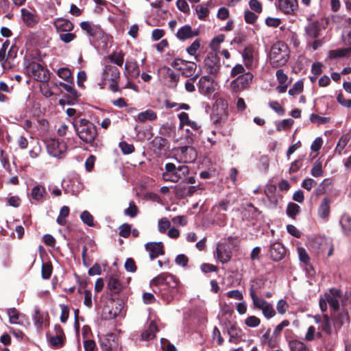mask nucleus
<instances>
[{
	"label": "nucleus",
	"instance_id": "nucleus-40",
	"mask_svg": "<svg viewBox=\"0 0 351 351\" xmlns=\"http://www.w3.org/2000/svg\"><path fill=\"white\" fill-rule=\"evenodd\" d=\"M193 36L191 27L189 25L182 27L177 32V37L180 40H185Z\"/></svg>",
	"mask_w": 351,
	"mask_h": 351
},
{
	"label": "nucleus",
	"instance_id": "nucleus-33",
	"mask_svg": "<svg viewBox=\"0 0 351 351\" xmlns=\"http://www.w3.org/2000/svg\"><path fill=\"white\" fill-rule=\"evenodd\" d=\"M305 32L309 37L312 38H317L319 36L320 32L319 23L317 21H314L309 23L305 27Z\"/></svg>",
	"mask_w": 351,
	"mask_h": 351
},
{
	"label": "nucleus",
	"instance_id": "nucleus-32",
	"mask_svg": "<svg viewBox=\"0 0 351 351\" xmlns=\"http://www.w3.org/2000/svg\"><path fill=\"white\" fill-rule=\"evenodd\" d=\"M178 116L180 122V128H182L184 125H189L194 130H197L198 128L197 123L195 121H191L189 114L186 112H181Z\"/></svg>",
	"mask_w": 351,
	"mask_h": 351
},
{
	"label": "nucleus",
	"instance_id": "nucleus-8",
	"mask_svg": "<svg viewBox=\"0 0 351 351\" xmlns=\"http://www.w3.org/2000/svg\"><path fill=\"white\" fill-rule=\"evenodd\" d=\"M45 142L48 153L54 157L61 156L67 149L66 144L56 138H47Z\"/></svg>",
	"mask_w": 351,
	"mask_h": 351
},
{
	"label": "nucleus",
	"instance_id": "nucleus-55",
	"mask_svg": "<svg viewBox=\"0 0 351 351\" xmlns=\"http://www.w3.org/2000/svg\"><path fill=\"white\" fill-rule=\"evenodd\" d=\"M303 90V82L301 81L296 82L293 87L289 89V94L291 96H295Z\"/></svg>",
	"mask_w": 351,
	"mask_h": 351
},
{
	"label": "nucleus",
	"instance_id": "nucleus-2",
	"mask_svg": "<svg viewBox=\"0 0 351 351\" xmlns=\"http://www.w3.org/2000/svg\"><path fill=\"white\" fill-rule=\"evenodd\" d=\"M289 58V49L283 42L274 43L270 50L269 60L273 67H280L285 65Z\"/></svg>",
	"mask_w": 351,
	"mask_h": 351
},
{
	"label": "nucleus",
	"instance_id": "nucleus-49",
	"mask_svg": "<svg viewBox=\"0 0 351 351\" xmlns=\"http://www.w3.org/2000/svg\"><path fill=\"white\" fill-rule=\"evenodd\" d=\"M315 335L318 337L322 336V333L320 331L316 333L315 328L313 326H311L308 328L307 332L305 335L304 339L308 341H311L314 340Z\"/></svg>",
	"mask_w": 351,
	"mask_h": 351
},
{
	"label": "nucleus",
	"instance_id": "nucleus-57",
	"mask_svg": "<svg viewBox=\"0 0 351 351\" xmlns=\"http://www.w3.org/2000/svg\"><path fill=\"white\" fill-rule=\"evenodd\" d=\"M269 107L275 111L278 115L282 116L285 113L284 108L277 101H270L269 104Z\"/></svg>",
	"mask_w": 351,
	"mask_h": 351
},
{
	"label": "nucleus",
	"instance_id": "nucleus-19",
	"mask_svg": "<svg viewBox=\"0 0 351 351\" xmlns=\"http://www.w3.org/2000/svg\"><path fill=\"white\" fill-rule=\"evenodd\" d=\"M160 73L169 88H175L179 80V76L169 68L164 67L159 70Z\"/></svg>",
	"mask_w": 351,
	"mask_h": 351
},
{
	"label": "nucleus",
	"instance_id": "nucleus-28",
	"mask_svg": "<svg viewBox=\"0 0 351 351\" xmlns=\"http://www.w3.org/2000/svg\"><path fill=\"white\" fill-rule=\"evenodd\" d=\"M47 195V191L45 186L37 184L34 186L31 191L32 198L36 202H41Z\"/></svg>",
	"mask_w": 351,
	"mask_h": 351
},
{
	"label": "nucleus",
	"instance_id": "nucleus-47",
	"mask_svg": "<svg viewBox=\"0 0 351 351\" xmlns=\"http://www.w3.org/2000/svg\"><path fill=\"white\" fill-rule=\"evenodd\" d=\"M81 28L90 36H95L96 31L95 27L88 21H83L80 24Z\"/></svg>",
	"mask_w": 351,
	"mask_h": 351
},
{
	"label": "nucleus",
	"instance_id": "nucleus-63",
	"mask_svg": "<svg viewBox=\"0 0 351 351\" xmlns=\"http://www.w3.org/2000/svg\"><path fill=\"white\" fill-rule=\"evenodd\" d=\"M350 138L348 135H343L339 139L336 149L338 151L339 154H341V151L345 148L347 145Z\"/></svg>",
	"mask_w": 351,
	"mask_h": 351
},
{
	"label": "nucleus",
	"instance_id": "nucleus-26",
	"mask_svg": "<svg viewBox=\"0 0 351 351\" xmlns=\"http://www.w3.org/2000/svg\"><path fill=\"white\" fill-rule=\"evenodd\" d=\"M53 25L58 32H71L73 29V23L68 19L62 18L56 19Z\"/></svg>",
	"mask_w": 351,
	"mask_h": 351
},
{
	"label": "nucleus",
	"instance_id": "nucleus-14",
	"mask_svg": "<svg viewBox=\"0 0 351 351\" xmlns=\"http://www.w3.org/2000/svg\"><path fill=\"white\" fill-rule=\"evenodd\" d=\"M179 161L184 163L193 162L197 158L196 150L191 146H184L178 149Z\"/></svg>",
	"mask_w": 351,
	"mask_h": 351
},
{
	"label": "nucleus",
	"instance_id": "nucleus-52",
	"mask_svg": "<svg viewBox=\"0 0 351 351\" xmlns=\"http://www.w3.org/2000/svg\"><path fill=\"white\" fill-rule=\"evenodd\" d=\"M60 85L69 93L71 94V95L76 99L79 97L80 94L74 88L73 83L71 84H65L63 82H60Z\"/></svg>",
	"mask_w": 351,
	"mask_h": 351
},
{
	"label": "nucleus",
	"instance_id": "nucleus-41",
	"mask_svg": "<svg viewBox=\"0 0 351 351\" xmlns=\"http://www.w3.org/2000/svg\"><path fill=\"white\" fill-rule=\"evenodd\" d=\"M260 288V282L258 280H251L250 284V295L252 298L253 303L257 302L261 298H259L256 293Z\"/></svg>",
	"mask_w": 351,
	"mask_h": 351
},
{
	"label": "nucleus",
	"instance_id": "nucleus-23",
	"mask_svg": "<svg viewBox=\"0 0 351 351\" xmlns=\"http://www.w3.org/2000/svg\"><path fill=\"white\" fill-rule=\"evenodd\" d=\"M331 201L328 197H324L317 208V215L324 221H327L330 214Z\"/></svg>",
	"mask_w": 351,
	"mask_h": 351
},
{
	"label": "nucleus",
	"instance_id": "nucleus-20",
	"mask_svg": "<svg viewBox=\"0 0 351 351\" xmlns=\"http://www.w3.org/2000/svg\"><path fill=\"white\" fill-rule=\"evenodd\" d=\"M162 242H149L145 244V250L149 252L151 259H154L160 255H163L165 251Z\"/></svg>",
	"mask_w": 351,
	"mask_h": 351
},
{
	"label": "nucleus",
	"instance_id": "nucleus-46",
	"mask_svg": "<svg viewBox=\"0 0 351 351\" xmlns=\"http://www.w3.org/2000/svg\"><path fill=\"white\" fill-rule=\"evenodd\" d=\"M228 332L230 335V341H233L235 339H239L241 337L242 331L240 328H237L236 326H231L228 330Z\"/></svg>",
	"mask_w": 351,
	"mask_h": 351
},
{
	"label": "nucleus",
	"instance_id": "nucleus-50",
	"mask_svg": "<svg viewBox=\"0 0 351 351\" xmlns=\"http://www.w3.org/2000/svg\"><path fill=\"white\" fill-rule=\"evenodd\" d=\"M300 210V207L295 203H289L287 208V214L291 217H294Z\"/></svg>",
	"mask_w": 351,
	"mask_h": 351
},
{
	"label": "nucleus",
	"instance_id": "nucleus-24",
	"mask_svg": "<svg viewBox=\"0 0 351 351\" xmlns=\"http://www.w3.org/2000/svg\"><path fill=\"white\" fill-rule=\"evenodd\" d=\"M286 254L285 248L279 242H275L271 245L269 254L271 258L274 261L282 260Z\"/></svg>",
	"mask_w": 351,
	"mask_h": 351
},
{
	"label": "nucleus",
	"instance_id": "nucleus-25",
	"mask_svg": "<svg viewBox=\"0 0 351 351\" xmlns=\"http://www.w3.org/2000/svg\"><path fill=\"white\" fill-rule=\"evenodd\" d=\"M158 331L157 325L154 321H151L147 328L144 330L141 335L143 341H150L155 338L156 332Z\"/></svg>",
	"mask_w": 351,
	"mask_h": 351
},
{
	"label": "nucleus",
	"instance_id": "nucleus-13",
	"mask_svg": "<svg viewBox=\"0 0 351 351\" xmlns=\"http://www.w3.org/2000/svg\"><path fill=\"white\" fill-rule=\"evenodd\" d=\"M256 55L257 53L255 50V48L252 45L245 47L242 51L241 56L243 58V61L245 66L247 69H252L255 66Z\"/></svg>",
	"mask_w": 351,
	"mask_h": 351
},
{
	"label": "nucleus",
	"instance_id": "nucleus-62",
	"mask_svg": "<svg viewBox=\"0 0 351 351\" xmlns=\"http://www.w3.org/2000/svg\"><path fill=\"white\" fill-rule=\"evenodd\" d=\"M277 80L279 84H290V82L288 80V76L285 74L282 69H278L276 73Z\"/></svg>",
	"mask_w": 351,
	"mask_h": 351
},
{
	"label": "nucleus",
	"instance_id": "nucleus-1",
	"mask_svg": "<svg viewBox=\"0 0 351 351\" xmlns=\"http://www.w3.org/2000/svg\"><path fill=\"white\" fill-rule=\"evenodd\" d=\"M151 285L156 287L154 291L159 292L167 302L171 301L176 294L180 293L179 280L170 274L163 273L158 275L151 281Z\"/></svg>",
	"mask_w": 351,
	"mask_h": 351
},
{
	"label": "nucleus",
	"instance_id": "nucleus-7",
	"mask_svg": "<svg viewBox=\"0 0 351 351\" xmlns=\"http://www.w3.org/2000/svg\"><path fill=\"white\" fill-rule=\"evenodd\" d=\"M310 245L317 253L323 252L328 249V256H330L334 250L331 241L324 237H315L310 241Z\"/></svg>",
	"mask_w": 351,
	"mask_h": 351
},
{
	"label": "nucleus",
	"instance_id": "nucleus-36",
	"mask_svg": "<svg viewBox=\"0 0 351 351\" xmlns=\"http://www.w3.org/2000/svg\"><path fill=\"white\" fill-rule=\"evenodd\" d=\"M319 330L327 335L332 332V326L330 317L327 315H323V321L319 326Z\"/></svg>",
	"mask_w": 351,
	"mask_h": 351
},
{
	"label": "nucleus",
	"instance_id": "nucleus-34",
	"mask_svg": "<svg viewBox=\"0 0 351 351\" xmlns=\"http://www.w3.org/2000/svg\"><path fill=\"white\" fill-rule=\"evenodd\" d=\"M157 118V115L155 112L152 110H147L145 111L138 113L136 121L143 123L147 121H154Z\"/></svg>",
	"mask_w": 351,
	"mask_h": 351
},
{
	"label": "nucleus",
	"instance_id": "nucleus-10",
	"mask_svg": "<svg viewBox=\"0 0 351 351\" xmlns=\"http://www.w3.org/2000/svg\"><path fill=\"white\" fill-rule=\"evenodd\" d=\"M204 69L210 75H217L221 69L220 60L215 53H209L204 60Z\"/></svg>",
	"mask_w": 351,
	"mask_h": 351
},
{
	"label": "nucleus",
	"instance_id": "nucleus-42",
	"mask_svg": "<svg viewBox=\"0 0 351 351\" xmlns=\"http://www.w3.org/2000/svg\"><path fill=\"white\" fill-rule=\"evenodd\" d=\"M108 287L110 291L119 293L121 291L122 287L120 281L115 276H111L108 280Z\"/></svg>",
	"mask_w": 351,
	"mask_h": 351
},
{
	"label": "nucleus",
	"instance_id": "nucleus-48",
	"mask_svg": "<svg viewBox=\"0 0 351 351\" xmlns=\"http://www.w3.org/2000/svg\"><path fill=\"white\" fill-rule=\"evenodd\" d=\"M224 41V36L223 34L218 35L217 36L213 38L210 43V48L217 51L219 49V45Z\"/></svg>",
	"mask_w": 351,
	"mask_h": 351
},
{
	"label": "nucleus",
	"instance_id": "nucleus-6",
	"mask_svg": "<svg viewBox=\"0 0 351 351\" xmlns=\"http://www.w3.org/2000/svg\"><path fill=\"white\" fill-rule=\"evenodd\" d=\"M27 74L39 82H47L49 79V72L41 64L32 62L26 67Z\"/></svg>",
	"mask_w": 351,
	"mask_h": 351
},
{
	"label": "nucleus",
	"instance_id": "nucleus-58",
	"mask_svg": "<svg viewBox=\"0 0 351 351\" xmlns=\"http://www.w3.org/2000/svg\"><path fill=\"white\" fill-rule=\"evenodd\" d=\"M293 123L294 121L291 119H283L277 123L276 130L278 131L285 130L288 128H290L293 124Z\"/></svg>",
	"mask_w": 351,
	"mask_h": 351
},
{
	"label": "nucleus",
	"instance_id": "nucleus-56",
	"mask_svg": "<svg viewBox=\"0 0 351 351\" xmlns=\"http://www.w3.org/2000/svg\"><path fill=\"white\" fill-rule=\"evenodd\" d=\"M245 324L249 327L255 328L260 325L261 319L254 315H251L245 319Z\"/></svg>",
	"mask_w": 351,
	"mask_h": 351
},
{
	"label": "nucleus",
	"instance_id": "nucleus-51",
	"mask_svg": "<svg viewBox=\"0 0 351 351\" xmlns=\"http://www.w3.org/2000/svg\"><path fill=\"white\" fill-rule=\"evenodd\" d=\"M80 219L87 226L90 227L94 226L93 217L88 211H83L80 215Z\"/></svg>",
	"mask_w": 351,
	"mask_h": 351
},
{
	"label": "nucleus",
	"instance_id": "nucleus-61",
	"mask_svg": "<svg viewBox=\"0 0 351 351\" xmlns=\"http://www.w3.org/2000/svg\"><path fill=\"white\" fill-rule=\"evenodd\" d=\"M195 11L199 19H204L209 13L208 9L202 5L196 6Z\"/></svg>",
	"mask_w": 351,
	"mask_h": 351
},
{
	"label": "nucleus",
	"instance_id": "nucleus-12",
	"mask_svg": "<svg viewBox=\"0 0 351 351\" xmlns=\"http://www.w3.org/2000/svg\"><path fill=\"white\" fill-rule=\"evenodd\" d=\"M253 78V74L250 72H247L234 80L231 82L230 86L234 92H239L247 88L252 83Z\"/></svg>",
	"mask_w": 351,
	"mask_h": 351
},
{
	"label": "nucleus",
	"instance_id": "nucleus-15",
	"mask_svg": "<svg viewBox=\"0 0 351 351\" xmlns=\"http://www.w3.org/2000/svg\"><path fill=\"white\" fill-rule=\"evenodd\" d=\"M101 346L103 351H119L121 346L115 334L110 333L101 341Z\"/></svg>",
	"mask_w": 351,
	"mask_h": 351
},
{
	"label": "nucleus",
	"instance_id": "nucleus-4",
	"mask_svg": "<svg viewBox=\"0 0 351 351\" xmlns=\"http://www.w3.org/2000/svg\"><path fill=\"white\" fill-rule=\"evenodd\" d=\"M228 102L222 98L216 99L210 115L213 123L217 126L223 125L228 117Z\"/></svg>",
	"mask_w": 351,
	"mask_h": 351
},
{
	"label": "nucleus",
	"instance_id": "nucleus-27",
	"mask_svg": "<svg viewBox=\"0 0 351 351\" xmlns=\"http://www.w3.org/2000/svg\"><path fill=\"white\" fill-rule=\"evenodd\" d=\"M125 75L137 77L140 75V71L136 61H127L125 64Z\"/></svg>",
	"mask_w": 351,
	"mask_h": 351
},
{
	"label": "nucleus",
	"instance_id": "nucleus-38",
	"mask_svg": "<svg viewBox=\"0 0 351 351\" xmlns=\"http://www.w3.org/2000/svg\"><path fill=\"white\" fill-rule=\"evenodd\" d=\"M351 51L350 48L338 49L328 52L329 59H336L346 56Z\"/></svg>",
	"mask_w": 351,
	"mask_h": 351
},
{
	"label": "nucleus",
	"instance_id": "nucleus-44",
	"mask_svg": "<svg viewBox=\"0 0 351 351\" xmlns=\"http://www.w3.org/2000/svg\"><path fill=\"white\" fill-rule=\"evenodd\" d=\"M32 317L36 327L40 329L43 327L44 322L43 313H41L38 308H35Z\"/></svg>",
	"mask_w": 351,
	"mask_h": 351
},
{
	"label": "nucleus",
	"instance_id": "nucleus-64",
	"mask_svg": "<svg viewBox=\"0 0 351 351\" xmlns=\"http://www.w3.org/2000/svg\"><path fill=\"white\" fill-rule=\"evenodd\" d=\"M131 232V226L128 223H124L119 228V235L122 237L127 238Z\"/></svg>",
	"mask_w": 351,
	"mask_h": 351
},
{
	"label": "nucleus",
	"instance_id": "nucleus-39",
	"mask_svg": "<svg viewBox=\"0 0 351 351\" xmlns=\"http://www.w3.org/2000/svg\"><path fill=\"white\" fill-rule=\"evenodd\" d=\"M21 12L23 21L27 25L32 26L37 23L36 18L33 13L25 9H22Z\"/></svg>",
	"mask_w": 351,
	"mask_h": 351
},
{
	"label": "nucleus",
	"instance_id": "nucleus-18",
	"mask_svg": "<svg viewBox=\"0 0 351 351\" xmlns=\"http://www.w3.org/2000/svg\"><path fill=\"white\" fill-rule=\"evenodd\" d=\"M8 315L9 322L12 324H19L24 326L29 324L27 317L25 315L19 313L14 308L8 309Z\"/></svg>",
	"mask_w": 351,
	"mask_h": 351
},
{
	"label": "nucleus",
	"instance_id": "nucleus-60",
	"mask_svg": "<svg viewBox=\"0 0 351 351\" xmlns=\"http://www.w3.org/2000/svg\"><path fill=\"white\" fill-rule=\"evenodd\" d=\"M311 175L314 177H319L323 175L322 165L320 162H316L311 169Z\"/></svg>",
	"mask_w": 351,
	"mask_h": 351
},
{
	"label": "nucleus",
	"instance_id": "nucleus-16",
	"mask_svg": "<svg viewBox=\"0 0 351 351\" xmlns=\"http://www.w3.org/2000/svg\"><path fill=\"white\" fill-rule=\"evenodd\" d=\"M277 8L285 14H293L298 9L297 0H278Z\"/></svg>",
	"mask_w": 351,
	"mask_h": 351
},
{
	"label": "nucleus",
	"instance_id": "nucleus-29",
	"mask_svg": "<svg viewBox=\"0 0 351 351\" xmlns=\"http://www.w3.org/2000/svg\"><path fill=\"white\" fill-rule=\"evenodd\" d=\"M339 224L342 232L346 235L351 234V217L347 214H343L339 220Z\"/></svg>",
	"mask_w": 351,
	"mask_h": 351
},
{
	"label": "nucleus",
	"instance_id": "nucleus-3",
	"mask_svg": "<svg viewBox=\"0 0 351 351\" xmlns=\"http://www.w3.org/2000/svg\"><path fill=\"white\" fill-rule=\"evenodd\" d=\"M74 128L79 138L84 143L92 144L97 134L96 127L89 121L82 119L79 123H73Z\"/></svg>",
	"mask_w": 351,
	"mask_h": 351
},
{
	"label": "nucleus",
	"instance_id": "nucleus-43",
	"mask_svg": "<svg viewBox=\"0 0 351 351\" xmlns=\"http://www.w3.org/2000/svg\"><path fill=\"white\" fill-rule=\"evenodd\" d=\"M69 211L70 209L66 206H64L60 208L59 215L56 219V221L59 225L64 226L66 224V217L69 215Z\"/></svg>",
	"mask_w": 351,
	"mask_h": 351
},
{
	"label": "nucleus",
	"instance_id": "nucleus-21",
	"mask_svg": "<svg viewBox=\"0 0 351 351\" xmlns=\"http://www.w3.org/2000/svg\"><path fill=\"white\" fill-rule=\"evenodd\" d=\"M327 302L334 310H337L339 306V300L341 298V291L337 289H330L328 293L324 295Z\"/></svg>",
	"mask_w": 351,
	"mask_h": 351
},
{
	"label": "nucleus",
	"instance_id": "nucleus-5",
	"mask_svg": "<svg viewBox=\"0 0 351 351\" xmlns=\"http://www.w3.org/2000/svg\"><path fill=\"white\" fill-rule=\"evenodd\" d=\"M189 173V169L186 165H180L178 167L173 163L165 165V171L162 173V178L165 181L178 182L184 178Z\"/></svg>",
	"mask_w": 351,
	"mask_h": 351
},
{
	"label": "nucleus",
	"instance_id": "nucleus-35",
	"mask_svg": "<svg viewBox=\"0 0 351 351\" xmlns=\"http://www.w3.org/2000/svg\"><path fill=\"white\" fill-rule=\"evenodd\" d=\"M349 318L346 313L342 312L334 317L333 326L335 330L339 329L343 324L348 322Z\"/></svg>",
	"mask_w": 351,
	"mask_h": 351
},
{
	"label": "nucleus",
	"instance_id": "nucleus-9",
	"mask_svg": "<svg viewBox=\"0 0 351 351\" xmlns=\"http://www.w3.org/2000/svg\"><path fill=\"white\" fill-rule=\"evenodd\" d=\"M197 86L200 94L208 96L216 90L217 84L210 76L203 75L199 78Z\"/></svg>",
	"mask_w": 351,
	"mask_h": 351
},
{
	"label": "nucleus",
	"instance_id": "nucleus-53",
	"mask_svg": "<svg viewBox=\"0 0 351 351\" xmlns=\"http://www.w3.org/2000/svg\"><path fill=\"white\" fill-rule=\"evenodd\" d=\"M171 223L167 218L163 217L158 221V229L160 233H165L170 228Z\"/></svg>",
	"mask_w": 351,
	"mask_h": 351
},
{
	"label": "nucleus",
	"instance_id": "nucleus-30",
	"mask_svg": "<svg viewBox=\"0 0 351 351\" xmlns=\"http://www.w3.org/2000/svg\"><path fill=\"white\" fill-rule=\"evenodd\" d=\"M197 68V65L195 62H182V66L178 68V70L182 71V73L186 77H191L193 75Z\"/></svg>",
	"mask_w": 351,
	"mask_h": 351
},
{
	"label": "nucleus",
	"instance_id": "nucleus-59",
	"mask_svg": "<svg viewBox=\"0 0 351 351\" xmlns=\"http://www.w3.org/2000/svg\"><path fill=\"white\" fill-rule=\"evenodd\" d=\"M57 74L60 78H62L66 81H68V82L72 78L71 72L67 68L59 69L58 70Z\"/></svg>",
	"mask_w": 351,
	"mask_h": 351
},
{
	"label": "nucleus",
	"instance_id": "nucleus-31",
	"mask_svg": "<svg viewBox=\"0 0 351 351\" xmlns=\"http://www.w3.org/2000/svg\"><path fill=\"white\" fill-rule=\"evenodd\" d=\"M124 53L121 50H119L112 52L108 56V59L112 63L119 66H121L124 62Z\"/></svg>",
	"mask_w": 351,
	"mask_h": 351
},
{
	"label": "nucleus",
	"instance_id": "nucleus-17",
	"mask_svg": "<svg viewBox=\"0 0 351 351\" xmlns=\"http://www.w3.org/2000/svg\"><path fill=\"white\" fill-rule=\"evenodd\" d=\"M253 305L256 308L261 310L263 315L267 319H270L276 315V311L272 304L263 298L253 303Z\"/></svg>",
	"mask_w": 351,
	"mask_h": 351
},
{
	"label": "nucleus",
	"instance_id": "nucleus-11",
	"mask_svg": "<svg viewBox=\"0 0 351 351\" xmlns=\"http://www.w3.org/2000/svg\"><path fill=\"white\" fill-rule=\"evenodd\" d=\"M236 239L233 237H229L228 241L220 243L217 247V258L222 263H228L232 257V251L229 244H234Z\"/></svg>",
	"mask_w": 351,
	"mask_h": 351
},
{
	"label": "nucleus",
	"instance_id": "nucleus-37",
	"mask_svg": "<svg viewBox=\"0 0 351 351\" xmlns=\"http://www.w3.org/2000/svg\"><path fill=\"white\" fill-rule=\"evenodd\" d=\"M55 329L57 330L56 335L50 338V343L54 346L59 347L62 346L63 342V332L60 326H56Z\"/></svg>",
	"mask_w": 351,
	"mask_h": 351
},
{
	"label": "nucleus",
	"instance_id": "nucleus-45",
	"mask_svg": "<svg viewBox=\"0 0 351 351\" xmlns=\"http://www.w3.org/2000/svg\"><path fill=\"white\" fill-rule=\"evenodd\" d=\"M291 351H309L308 346L302 341L293 340L290 342Z\"/></svg>",
	"mask_w": 351,
	"mask_h": 351
},
{
	"label": "nucleus",
	"instance_id": "nucleus-22",
	"mask_svg": "<svg viewBox=\"0 0 351 351\" xmlns=\"http://www.w3.org/2000/svg\"><path fill=\"white\" fill-rule=\"evenodd\" d=\"M120 78L119 69L111 64H106L103 71V79L104 81L110 80L113 82L118 81Z\"/></svg>",
	"mask_w": 351,
	"mask_h": 351
},
{
	"label": "nucleus",
	"instance_id": "nucleus-54",
	"mask_svg": "<svg viewBox=\"0 0 351 351\" xmlns=\"http://www.w3.org/2000/svg\"><path fill=\"white\" fill-rule=\"evenodd\" d=\"M119 147L121 149L123 154H130L134 152V147L132 144H129L125 141H121L119 144Z\"/></svg>",
	"mask_w": 351,
	"mask_h": 351
}]
</instances>
